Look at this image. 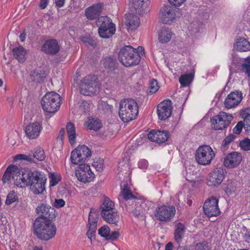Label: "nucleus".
I'll list each match as a JSON object with an SVG mask.
<instances>
[{
    "instance_id": "obj_27",
    "label": "nucleus",
    "mask_w": 250,
    "mask_h": 250,
    "mask_svg": "<svg viewBox=\"0 0 250 250\" xmlns=\"http://www.w3.org/2000/svg\"><path fill=\"white\" fill-rule=\"evenodd\" d=\"M138 109L139 107L137 102L132 99H124L122 100L119 104V109Z\"/></svg>"
},
{
    "instance_id": "obj_26",
    "label": "nucleus",
    "mask_w": 250,
    "mask_h": 250,
    "mask_svg": "<svg viewBox=\"0 0 250 250\" xmlns=\"http://www.w3.org/2000/svg\"><path fill=\"white\" fill-rule=\"evenodd\" d=\"M139 110H119V115L124 122H128L135 119Z\"/></svg>"
},
{
    "instance_id": "obj_61",
    "label": "nucleus",
    "mask_w": 250,
    "mask_h": 250,
    "mask_svg": "<svg viewBox=\"0 0 250 250\" xmlns=\"http://www.w3.org/2000/svg\"><path fill=\"white\" fill-rule=\"evenodd\" d=\"M132 213L133 215L136 217L137 218L143 220L144 219V216L143 215V213H141L139 210H138L136 209H135Z\"/></svg>"
},
{
    "instance_id": "obj_63",
    "label": "nucleus",
    "mask_w": 250,
    "mask_h": 250,
    "mask_svg": "<svg viewBox=\"0 0 250 250\" xmlns=\"http://www.w3.org/2000/svg\"><path fill=\"white\" fill-rule=\"evenodd\" d=\"M48 2H49L48 0H41L40 5H39L40 8L41 9H45L47 7V6L48 4Z\"/></svg>"
},
{
    "instance_id": "obj_25",
    "label": "nucleus",
    "mask_w": 250,
    "mask_h": 250,
    "mask_svg": "<svg viewBox=\"0 0 250 250\" xmlns=\"http://www.w3.org/2000/svg\"><path fill=\"white\" fill-rule=\"evenodd\" d=\"M85 125L89 129L97 131L102 127L103 124L98 118L90 116L87 117Z\"/></svg>"
},
{
    "instance_id": "obj_17",
    "label": "nucleus",
    "mask_w": 250,
    "mask_h": 250,
    "mask_svg": "<svg viewBox=\"0 0 250 250\" xmlns=\"http://www.w3.org/2000/svg\"><path fill=\"white\" fill-rule=\"evenodd\" d=\"M242 160L241 153L236 151L230 152L224 158L223 165L228 168H235L240 164Z\"/></svg>"
},
{
    "instance_id": "obj_15",
    "label": "nucleus",
    "mask_w": 250,
    "mask_h": 250,
    "mask_svg": "<svg viewBox=\"0 0 250 250\" xmlns=\"http://www.w3.org/2000/svg\"><path fill=\"white\" fill-rule=\"evenodd\" d=\"M22 170L20 169L16 166L11 165L8 167L2 178V181L4 183H9L11 182L12 179L14 180V184L20 187V186L16 183V177H21Z\"/></svg>"
},
{
    "instance_id": "obj_36",
    "label": "nucleus",
    "mask_w": 250,
    "mask_h": 250,
    "mask_svg": "<svg viewBox=\"0 0 250 250\" xmlns=\"http://www.w3.org/2000/svg\"><path fill=\"white\" fill-rule=\"evenodd\" d=\"M30 155L31 156L34 161L36 159L37 161H42L44 160L45 158L44 151L41 147L35 149L31 153H30Z\"/></svg>"
},
{
    "instance_id": "obj_18",
    "label": "nucleus",
    "mask_w": 250,
    "mask_h": 250,
    "mask_svg": "<svg viewBox=\"0 0 250 250\" xmlns=\"http://www.w3.org/2000/svg\"><path fill=\"white\" fill-rule=\"evenodd\" d=\"M42 124L38 122H35L27 125L24 129L26 136L30 140L37 138L42 131Z\"/></svg>"
},
{
    "instance_id": "obj_10",
    "label": "nucleus",
    "mask_w": 250,
    "mask_h": 250,
    "mask_svg": "<svg viewBox=\"0 0 250 250\" xmlns=\"http://www.w3.org/2000/svg\"><path fill=\"white\" fill-rule=\"evenodd\" d=\"M227 171L222 167L214 168L207 178V184L210 187H218L226 176Z\"/></svg>"
},
{
    "instance_id": "obj_51",
    "label": "nucleus",
    "mask_w": 250,
    "mask_h": 250,
    "mask_svg": "<svg viewBox=\"0 0 250 250\" xmlns=\"http://www.w3.org/2000/svg\"><path fill=\"white\" fill-rule=\"evenodd\" d=\"M244 126V123L242 121H239L233 129V132L236 134H239Z\"/></svg>"
},
{
    "instance_id": "obj_62",
    "label": "nucleus",
    "mask_w": 250,
    "mask_h": 250,
    "mask_svg": "<svg viewBox=\"0 0 250 250\" xmlns=\"http://www.w3.org/2000/svg\"><path fill=\"white\" fill-rule=\"evenodd\" d=\"M44 115L47 120H48L52 116V115H54L58 110H44Z\"/></svg>"
},
{
    "instance_id": "obj_43",
    "label": "nucleus",
    "mask_w": 250,
    "mask_h": 250,
    "mask_svg": "<svg viewBox=\"0 0 250 250\" xmlns=\"http://www.w3.org/2000/svg\"><path fill=\"white\" fill-rule=\"evenodd\" d=\"M172 110H157L159 119L166 120L170 116Z\"/></svg>"
},
{
    "instance_id": "obj_41",
    "label": "nucleus",
    "mask_w": 250,
    "mask_h": 250,
    "mask_svg": "<svg viewBox=\"0 0 250 250\" xmlns=\"http://www.w3.org/2000/svg\"><path fill=\"white\" fill-rule=\"evenodd\" d=\"M157 109H172V102L169 99H165L159 104Z\"/></svg>"
},
{
    "instance_id": "obj_54",
    "label": "nucleus",
    "mask_w": 250,
    "mask_h": 250,
    "mask_svg": "<svg viewBox=\"0 0 250 250\" xmlns=\"http://www.w3.org/2000/svg\"><path fill=\"white\" fill-rule=\"evenodd\" d=\"M236 136L233 134H230L227 136L223 141V144L224 146H226L229 144L235 138Z\"/></svg>"
},
{
    "instance_id": "obj_4",
    "label": "nucleus",
    "mask_w": 250,
    "mask_h": 250,
    "mask_svg": "<svg viewBox=\"0 0 250 250\" xmlns=\"http://www.w3.org/2000/svg\"><path fill=\"white\" fill-rule=\"evenodd\" d=\"M101 83L98 78L94 75H87L80 81V93L86 96H92L98 93L101 88Z\"/></svg>"
},
{
    "instance_id": "obj_16",
    "label": "nucleus",
    "mask_w": 250,
    "mask_h": 250,
    "mask_svg": "<svg viewBox=\"0 0 250 250\" xmlns=\"http://www.w3.org/2000/svg\"><path fill=\"white\" fill-rule=\"evenodd\" d=\"M129 3L130 8L139 15L147 13L149 11V0H129Z\"/></svg>"
},
{
    "instance_id": "obj_28",
    "label": "nucleus",
    "mask_w": 250,
    "mask_h": 250,
    "mask_svg": "<svg viewBox=\"0 0 250 250\" xmlns=\"http://www.w3.org/2000/svg\"><path fill=\"white\" fill-rule=\"evenodd\" d=\"M125 22L128 27L133 30L139 27L140 21L137 16L132 14H128L127 16V20Z\"/></svg>"
},
{
    "instance_id": "obj_58",
    "label": "nucleus",
    "mask_w": 250,
    "mask_h": 250,
    "mask_svg": "<svg viewBox=\"0 0 250 250\" xmlns=\"http://www.w3.org/2000/svg\"><path fill=\"white\" fill-rule=\"evenodd\" d=\"M170 3L176 6H180L183 4L186 0H168Z\"/></svg>"
},
{
    "instance_id": "obj_45",
    "label": "nucleus",
    "mask_w": 250,
    "mask_h": 250,
    "mask_svg": "<svg viewBox=\"0 0 250 250\" xmlns=\"http://www.w3.org/2000/svg\"><path fill=\"white\" fill-rule=\"evenodd\" d=\"M14 159L15 160H26L30 162H35L33 160V158L31 157V155H30V153L28 154V155L22 154L17 155L15 156Z\"/></svg>"
},
{
    "instance_id": "obj_32",
    "label": "nucleus",
    "mask_w": 250,
    "mask_h": 250,
    "mask_svg": "<svg viewBox=\"0 0 250 250\" xmlns=\"http://www.w3.org/2000/svg\"><path fill=\"white\" fill-rule=\"evenodd\" d=\"M114 207V203L109 198L105 197L100 207L101 215H103L113 210Z\"/></svg>"
},
{
    "instance_id": "obj_37",
    "label": "nucleus",
    "mask_w": 250,
    "mask_h": 250,
    "mask_svg": "<svg viewBox=\"0 0 250 250\" xmlns=\"http://www.w3.org/2000/svg\"><path fill=\"white\" fill-rule=\"evenodd\" d=\"M193 80V76L191 74L182 75L179 79V83L183 87L188 86Z\"/></svg>"
},
{
    "instance_id": "obj_30",
    "label": "nucleus",
    "mask_w": 250,
    "mask_h": 250,
    "mask_svg": "<svg viewBox=\"0 0 250 250\" xmlns=\"http://www.w3.org/2000/svg\"><path fill=\"white\" fill-rule=\"evenodd\" d=\"M98 217V212L94 209H91L88 216V222L89 225L88 230H90L92 231H96Z\"/></svg>"
},
{
    "instance_id": "obj_50",
    "label": "nucleus",
    "mask_w": 250,
    "mask_h": 250,
    "mask_svg": "<svg viewBox=\"0 0 250 250\" xmlns=\"http://www.w3.org/2000/svg\"><path fill=\"white\" fill-rule=\"evenodd\" d=\"M16 200V196L13 192H10L7 195V198L5 201L6 205H10L14 203Z\"/></svg>"
},
{
    "instance_id": "obj_20",
    "label": "nucleus",
    "mask_w": 250,
    "mask_h": 250,
    "mask_svg": "<svg viewBox=\"0 0 250 250\" xmlns=\"http://www.w3.org/2000/svg\"><path fill=\"white\" fill-rule=\"evenodd\" d=\"M37 214H40L38 217L45 218L46 220H52L56 217V210L53 208L46 204H42L36 209Z\"/></svg>"
},
{
    "instance_id": "obj_8",
    "label": "nucleus",
    "mask_w": 250,
    "mask_h": 250,
    "mask_svg": "<svg viewBox=\"0 0 250 250\" xmlns=\"http://www.w3.org/2000/svg\"><path fill=\"white\" fill-rule=\"evenodd\" d=\"M233 119V116L229 113L222 111L218 115L210 118L212 128L214 130H223L227 128Z\"/></svg>"
},
{
    "instance_id": "obj_52",
    "label": "nucleus",
    "mask_w": 250,
    "mask_h": 250,
    "mask_svg": "<svg viewBox=\"0 0 250 250\" xmlns=\"http://www.w3.org/2000/svg\"><path fill=\"white\" fill-rule=\"evenodd\" d=\"M113 108V106L109 104L107 102L104 101H101L98 105L99 109H112Z\"/></svg>"
},
{
    "instance_id": "obj_12",
    "label": "nucleus",
    "mask_w": 250,
    "mask_h": 250,
    "mask_svg": "<svg viewBox=\"0 0 250 250\" xmlns=\"http://www.w3.org/2000/svg\"><path fill=\"white\" fill-rule=\"evenodd\" d=\"M75 174L78 180L84 183H89L95 178L90 166L85 164H80L76 169Z\"/></svg>"
},
{
    "instance_id": "obj_35",
    "label": "nucleus",
    "mask_w": 250,
    "mask_h": 250,
    "mask_svg": "<svg viewBox=\"0 0 250 250\" xmlns=\"http://www.w3.org/2000/svg\"><path fill=\"white\" fill-rule=\"evenodd\" d=\"M67 133L70 144L73 145L76 142L75 127L73 124L70 122L66 125Z\"/></svg>"
},
{
    "instance_id": "obj_7",
    "label": "nucleus",
    "mask_w": 250,
    "mask_h": 250,
    "mask_svg": "<svg viewBox=\"0 0 250 250\" xmlns=\"http://www.w3.org/2000/svg\"><path fill=\"white\" fill-rule=\"evenodd\" d=\"M61 104L60 95L53 91L47 93L41 101L43 109H59Z\"/></svg>"
},
{
    "instance_id": "obj_38",
    "label": "nucleus",
    "mask_w": 250,
    "mask_h": 250,
    "mask_svg": "<svg viewBox=\"0 0 250 250\" xmlns=\"http://www.w3.org/2000/svg\"><path fill=\"white\" fill-rule=\"evenodd\" d=\"M116 60L114 57H106L104 60V67L111 70H114L116 67Z\"/></svg>"
},
{
    "instance_id": "obj_60",
    "label": "nucleus",
    "mask_w": 250,
    "mask_h": 250,
    "mask_svg": "<svg viewBox=\"0 0 250 250\" xmlns=\"http://www.w3.org/2000/svg\"><path fill=\"white\" fill-rule=\"evenodd\" d=\"M65 0H54L55 7L57 8H61L64 5Z\"/></svg>"
},
{
    "instance_id": "obj_46",
    "label": "nucleus",
    "mask_w": 250,
    "mask_h": 250,
    "mask_svg": "<svg viewBox=\"0 0 250 250\" xmlns=\"http://www.w3.org/2000/svg\"><path fill=\"white\" fill-rule=\"evenodd\" d=\"M104 160L101 158H99L96 161H94L92 164V166L94 167L97 171H102L103 170Z\"/></svg>"
},
{
    "instance_id": "obj_47",
    "label": "nucleus",
    "mask_w": 250,
    "mask_h": 250,
    "mask_svg": "<svg viewBox=\"0 0 250 250\" xmlns=\"http://www.w3.org/2000/svg\"><path fill=\"white\" fill-rule=\"evenodd\" d=\"M195 250H210V248L207 242L203 241L195 245Z\"/></svg>"
},
{
    "instance_id": "obj_40",
    "label": "nucleus",
    "mask_w": 250,
    "mask_h": 250,
    "mask_svg": "<svg viewBox=\"0 0 250 250\" xmlns=\"http://www.w3.org/2000/svg\"><path fill=\"white\" fill-rule=\"evenodd\" d=\"M121 194L122 197L126 200L136 198L130 191L127 184H125L124 185V188L121 190Z\"/></svg>"
},
{
    "instance_id": "obj_64",
    "label": "nucleus",
    "mask_w": 250,
    "mask_h": 250,
    "mask_svg": "<svg viewBox=\"0 0 250 250\" xmlns=\"http://www.w3.org/2000/svg\"><path fill=\"white\" fill-rule=\"evenodd\" d=\"M65 132V131L64 128H61L60 129L59 134H58V139L62 141V140L64 138V136Z\"/></svg>"
},
{
    "instance_id": "obj_24",
    "label": "nucleus",
    "mask_w": 250,
    "mask_h": 250,
    "mask_svg": "<svg viewBox=\"0 0 250 250\" xmlns=\"http://www.w3.org/2000/svg\"><path fill=\"white\" fill-rule=\"evenodd\" d=\"M102 11V6L100 4H94L85 10V14L86 18L90 20H93L99 18Z\"/></svg>"
},
{
    "instance_id": "obj_5",
    "label": "nucleus",
    "mask_w": 250,
    "mask_h": 250,
    "mask_svg": "<svg viewBox=\"0 0 250 250\" xmlns=\"http://www.w3.org/2000/svg\"><path fill=\"white\" fill-rule=\"evenodd\" d=\"M96 24L98 27L99 35L102 38H109L116 31L115 24L107 16H102L98 18Z\"/></svg>"
},
{
    "instance_id": "obj_19",
    "label": "nucleus",
    "mask_w": 250,
    "mask_h": 250,
    "mask_svg": "<svg viewBox=\"0 0 250 250\" xmlns=\"http://www.w3.org/2000/svg\"><path fill=\"white\" fill-rule=\"evenodd\" d=\"M242 99V93L241 91L231 92L225 100V106L228 109L235 108L240 104Z\"/></svg>"
},
{
    "instance_id": "obj_31",
    "label": "nucleus",
    "mask_w": 250,
    "mask_h": 250,
    "mask_svg": "<svg viewBox=\"0 0 250 250\" xmlns=\"http://www.w3.org/2000/svg\"><path fill=\"white\" fill-rule=\"evenodd\" d=\"M13 56L19 62H24L26 60V50L21 46L13 49Z\"/></svg>"
},
{
    "instance_id": "obj_29",
    "label": "nucleus",
    "mask_w": 250,
    "mask_h": 250,
    "mask_svg": "<svg viewBox=\"0 0 250 250\" xmlns=\"http://www.w3.org/2000/svg\"><path fill=\"white\" fill-rule=\"evenodd\" d=\"M101 216L107 223L112 224H116L120 220V215L118 212L113 210L101 215Z\"/></svg>"
},
{
    "instance_id": "obj_34",
    "label": "nucleus",
    "mask_w": 250,
    "mask_h": 250,
    "mask_svg": "<svg viewBox=\"0 0 250 250\" xmlns=\"http://www.w3.org/2000/svg\"><path fill=\"white\" fill-rule=\"evenodd\" d=\"M185 229V227L182 223H178L176 225L174 235L175 240L177 243H180L182 240Z\"/></svg>"
},
{
    "instance_id": "obj_22",
    "label": "nucleus",
    "mask_w": 250,
    "mask_h": 250,
    "mask_svg": "<svg viewBox=\"0 0 250 250\" xmlns=\"http://www.w3.org/2000/svg\"><path fill=\"white\" fill-rule=\"evenodd\" d=\"M60 46L55 39L46 41L42 47V51L46 54L55 55L59 52Z\"/></svg>"
},
{
    "instance_id": "obj_2",
    "label": "nucleus",
    "mask_w": 250,
    "mask_h": 250,
    "mask_svg": "<svg viewBox=\"0 0 250 250\" xmlns=\"http://www.w3.org/2000/svg\"><path fill=\"white\" fill-rule=\"evenodd\" d=\"M34 230L38 237L42 240H48L53 238L56 233L55 225L52 220L37 217L34 223Z\"/></svg>"
},
{
    "instance_id": "obj_6",
    "label": "nucleus",
    "mask_w": 250,
    "mask_h": 250,
    "mask_svg": "<svg viewBox=\"0 0 250 250\" xmlns=\"http://www.w3.org/2000/svg\"><path fill=\"white\" fill-rule=\"evenodd\" d=\"M215 156L212 148L208 145L200 146L196 150L195 158L198 164L206 166L209 165Z\"/></svg>"
},
{
    "instance_id": "obj_55",
    "label": "nucleus",
    "mask_w": 250,
    "mask_h": 250,
    "mask_svg": "<svg viewBox=\"0 0 250 250\" xmlns=\"http://www.w3.org/2000/svg\"><path fill=\"white\" fill-rule=\"evenodd\" d=\"M82 41L84 42L86 45H90L93 47H94L96 45L95 41L89 38L83 37L82 39Z\"/></svg>"
},
{
    "instance_id": "obj_39",
    "label": "nucleus",
    "mask_w": 250,
    "mask_h": 250,
    "mask_svg": "<svg viewBox=\"0 0 250 250\" xmlns=\"http://www.w3.org/2000/svg\"><path fill=\"white\" fill-rule=\"evenodd\" d=\"M240 70L248 77H250V56L244 59V62L241 65Z\"/></svg>"
},
{
    "instance_id": "obj_1",
    "label": "nucleus",
    "mask_w": 250,
    "mask_h": 250,
    "mask_svg": "<svg viewBox=\"0 0 250 250\" xmlns=\"http://www.w3.org/2000/svg\"><path fill=\"white\" fill-rule=\"evenodd\" d=\"M16 181L20 188L29 186L34 194L42 193L45 189V176L42 172L37 170L31 171L28 169L22 170L21 177H17Z\"/></svg>"
},
{
    "instance_id": "obj_53",
    "label": "nucleus",
    "mask_w": 250,
    "mask_h": 250,
    "mask_svg": "<svg viewBox=\"0 0 250 250\" xmlns=\"http://www.w3.org/2000/svg\"><path fill=\"white\" fill-rule=\"evenodd\" d=\"M120 236V233L118 231H112L111 233H109V234L107 238H106L107 240H111L115 241Z\"/></svg>"
},
{
    "instance_id": "obj_48",
    "label": "nucleus",
    "mask_w": 250,
    "mask_h": 250,
    "mask_svg": "<svg viewBox=\"0 0 250 250\" xmlns=\"http://www.w3.org/2000/svg\"><path fill=\"white\" fill-rule=\"evenodd\" d=\"M239 145L241 148L245 151L250 150V139L246 138L241 141Z\"/></svg>"
},
{
    "instance_id": "obj_13",
    "label": "nucleus",
    "mask_w": 250,
    "mask_h": 250,
    "mask_svg": "<svg viewBox=\"0 0 250 250\" xmlns=\"http://www.w3.org/2000/svg\"><path fill=\"white\" fill-rule=\"evenodd\" d=\"M178 12V10L173 6L164 5L160 9V18L163 23L170 24L177 18Z\"/></svg>"
},
{
    "instance_id": "obj_11",
    "label": "nucleus",
    "mask_w": 250,
    "mask_h": 250,
    "mask_svg": "<svg viewBox=\"0 0 250 250\" xmlns=\"http://www.w3.org/2000/svg\"><path fill=\"white\" fill-rule=\"evenodd\" d=\"M176 209L173 206L163 205L157 207L155 212L156 219L161 222H168L174 217Z\"/></svg>"
},
{
    "instance_id": "obj_33",
    "label": "nucleus",
    "mask_w": 250,
    "mask_h": 250,
    "mask_svg": "<svg viewBox=\"0 0 250 250\" xmlns=\"http://www.w3.org/2000/svg\"><path fill=\"white\" fill-rule=\"evenodd\" d=\"M236 48L240 52L250 51V42L244 38H240L236 42Z\"/></svg>"
},
{
    "instance_id": "obj_49",
    "label": "nucleus",
    "mask_w": 250,
    "mask_h": 250,
    "mask_svg": "<svg viewBox=\"0 0 250 250\" xmlns=\"http://www.w3.org/2000/svg\"><path fill=\"white\" fill-rule=\"evenodd\" d=\"M159 88L157 81L155 79H152L149 85L150 93H155Z\"/></svg>"
},
{
    "instance_id": "obj_44",
    "label": "nucleus",
    "mask_w": 250,
    "mask_h": 250,
    "mask_svg": "<svg viewBox=\"0 0 250 250\" xmlns=\"http://www.w3.org/2000/svg\"><path fill=\"white\" fill-rule=\"evenodd\" d=\"M78 107L80 109H89L92 108V104L88 102L81 100L78 103Z\"/></svg>"
},
{
    "instance_id": "obj_56",
    "label": "nucleus",
    "mask_w": 250,
    "mask_h": 250,
    "mask_svg": "<svg viewBox=\"0 0 250 250\" xmlns=\"http://www.w3.org/2000/svg\"><path fill=\"white\" fill-rule=\"evenodd\" d=\"M65 205V201L62 199H56L55 200V202L54 203V206L57 208H59L64 207Z\"/></svg>"
},
{
    "instance_id": "obj_3",
    "label": "nucleus",
    "mask_w": 250,
    "mask_h": 250,
    "mask_svg": "<svg viewBox=\"0 0 250 250\" xmlns=\"http://www.w3.org/2000/svg\"><path fill=\"white\" fill-rule=\"evenodd\" d=\"M118 58L122 64L125 67L138 65L141 60V56L137 50L130 45L122 48L118 55Z\"/></svg>"
},
{
    "instance_id": "obj_42",
    "label": "nucleus",
    "mask_w": 250,
    "mask_h": 250,
    "mask_svg": "<svg viewBox=\"0 0 250 250\" xmlns=\"http://www.w3.org/2000/svg\"><path fill=\"white\" fill-rule=\"evenodd\" d=\"M110 231L109 228L107 226L104 225L99 229L98 233L101 236L105 238V240H106V238L108 237Z\"/></svg>"
},
{
    "instance_id": "obj_57",
    "label": "nucleus",
    "mask_w": 250,
    "mask_h": 250,
    "mask_svg": "<svg viewBox=\"0 0 250 250\" xmlns=\"http://www.w3.org/2000/svg\"><path fill=\"white\" fill-rule=\"evenodd\" d=\"M226 191L228 192L235 191L236 190V186L234 185V182H230V183L227 184L226 188Z\"/></svg>"
},
{
    "instance_id": "obj_21",
    "label": "nucleus",
    "mask_w": 250,
    "mask_h": 250,
    "mask_svg": "<svg viewBox=\"0 0 250 250\" xmlns=\"http://www.w3.org/2000/svg\"><path fill=\"white\" fill-rule=\"evenodd\" d=\"M147 137L151 142L161 144L167 140L168 134V132L165 130H152L148 134Z\"/></svg>"
},
{
    "instance_id": "obj_23",
    "label": "nucleus",
    "mask_w": 250,
    "mask_h": 250,
    "mask_svg": "<svg viewBox=\"0 0 250 250\" xmlns=\"http://www.w3.org/2000/svg\"><path fill=\"white\" fill-rule=\"evenodd\" d=\"M173 35V32L169 28L162 27L158 31V40L161 43L166 44L171 40Z\"/></svg>"
},
{
    "instance_id": "obj_14",
    "label": "nucleus",
    "mask_w": 250,
    "mask_h": 250,
    "mask_svg": "<svg viewBox=\"0 0 250 250\" xmlns=\"http://www.w3.org/2000/svg\"><path fill=\"white\" fill-rule=\"evenodd\" d=\"M203 210L208 217L219 215L221 212L218 207V199L214 197L208 198L204 203Z\"/></svg>"
},
{
    "instance_id": "obj_59",
    "label": "nucleus",
    "mask_w": 250,
    "mask_h": 250,
    "mask_svg": "<svg viewBox=\"0 0 250 250\" xmlns=\"http://www.w3.org/2000/svg\"><path fill=\"white\" fill-rule=\"evenodd\" d=\"M246 123L247 130L250 132V114H248L244 118Z\"/></svg>"
},
{
    "instance_id": "obj_9",
    "label": "nucleus",
    "mask_w": 250,
    "mask_h": 250,
    "mask_svg": "<svg viewBox=\"0 0 250 250\" xmlns=\"http://www.w3.org/2000/svg\"><path fill=\"white\" fill-rule=\"evenodd\" d=\"M91 156L90 149L86 146H79L73 150L71 154V162L75 165L84 162L90 159Z\"/></svg>"
}]
</instances>
